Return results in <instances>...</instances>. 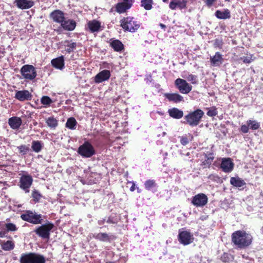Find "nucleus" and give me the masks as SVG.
I'll use <instances>...</instances> for the list:
<instances>
[{
  "mask_svg": "<svg viewBox=\"0 0 263 263\" xmlns=\"http://www.w3.org/2000/svg\"><path fill=\"white\" fill-rule=\"evenodd\" d=\"M120 23L121 26L125 31L130 32H135L140 26L139 22L135 21L134 17H123Z\"/></svg>",
  "mask_w": 263,
  "mask_h": 263,
  "instance_id": "obj_5",
  "label": "nucleus"
},
{
  "mask_svg": "<svg viewBox=\"0 0 263 263\" xmlns=\"http://www.w3.org/2000/svg\"><path fill=\"white\" fill-rule=\"evenodd\" d=\"M6 232L5 231H0V237H4L6 235Z\"/></svg>",
  "mask_w": 263,
  "mask_h": 263,
  "instance_id": "obj_53",
  "label": "nucleus"
},
{
  "mask_svg": "<svg viewBox=\"0 0 263 263\" xmlns=\"http://www.w3.org/2000/svg\"><path fill=\"white\" fill-rule=\"evenodd\" d=\"M62 43L65 50L68 53L73 52L77 47V43L73 42L72 40H65Z\"/></svg>",
  "mask_w": 263,
  "mask_h": 263,
  "instance_id": "obj_24",
  "label": "nucleus"
},
{
  "mask_svg": "<svg viewBox=\"0 0 263 263\" xmlns=\"http://www.w3.org/2000/svg\"><path fill=\"white\" fill-rule=\"evenodd\" d=\"M20 263H46L44 256L42 255L29 252L23 253L21 255L20 259Z\"/></svg>",
  "mask_w": 263,
  "mask_h": 263,
  "instance_id": "obj_3",
  "label": "nucleus"
},
{
  "mask_svg": "<svg viewBox=\"0 0 263 263\" xmlns=\"http://www.w3.org/2000/svg\"><path fill=\"white\" fill-rule=\"evenodd\" d=\"M135 190V184L133 183L132 186L130 187V191L133 192Z\"/></svg>",
  "mask_w": 263,
  "mask_h": 263,
  "instance_id": "obj_54",
  "label": "nucleus"
},
{
  "mask_svg": "<svg viewBox=\"0 0 263 263\" xmlns=\"http://www.w3.org/2000/svg\"><path fill=\"white\" fill-rule=\"evenodd\" d=\"M77 123L76 120L74 118L71 117L67 119L66 123V127L70 129H75Z\"/></svg>",
  "mask_w": 263,
  "mask_h": 263,
  "instance_id": "obj_35",
  "label": "nucleus"
},
{
  "mask_svg": "<svg viewBox=\"0 0 263 263\" xmlns=\"http://www.w3.org/2000/svg\"><path fill=\"white\" fill-rule=\"evenodd\" d=\"M20 71L23 78L26 80H32L37 75L35 68L31 65H24Z\"/></svg>",
  "mask_w": 263,
  "mask_h": 263,
  "instance_id": "obj_9",
  "label": "nucleus"
},
{
  "mask_svg": "<svg viewBox=\"0 0 263 263\" xmlns=\"http://www.w3.org/2000/svg\"><path fill=\"white\" fill-rule=\"evenodd\" d=\"M32 183L33 178L32 176L29 174H24L20 177L19 186L26 193H29V188L32 185Z\"/></svg>",
  "mask_w": 263,
  "mask_h": 263,
  "instance_id": "obj_10",
  "label": "nucleus"
},
{
  "mask_svg": "<svg viewBox=\"0 0 263 263\" xmlns=\"http://www.w3.org/2000/svg\"><path fill=\"white\" fill-rule=\"evenodd\" d=\"M8 124L10 127L14 129H18L22 124V120L18 117H12L8 119Z\"/></svg>",
  "mask_w": 263,
  "mask_h": 263,
  "instance_id": "obj_23",
  "label": "nucleus"
},
{
  "mask_svg": "<svg viewBox=\"0 0 263 263\" xmlns=\"http://www.w3.org/2000/svg\"><path fill=\"white\" fill-rule=\"evenodd\" d=\"M163 2L166 3L168 2V0H162Z\"/></svg>",
  "mask_w": 263,
  "mask_h": 263,
  "instance_id": "obj_59",
  "label": "nucleus"
},
{
  "mask_svg": "<svg viewBox=\"0 0 263 263\" xmlns=\"http://www.w3.org/2000/svg\"><path fill=\"white\" fill-rule=\"evenodd\" d=\"M189 137H190L191 138L190 140L189 139L187 135L180 137V143H181L182 145L185 146L189 143L190 141H192V140L193 138V137L191 134H189Z\"/></svg>",
  "mask_w": 263,
  "mask_h": 263,
  "instance_id": "obj_43",
  "label": "nucleus"
},
{
  "mask_svg": "<svg viewBox=\"0 0 263 263\" xmlns=\"http://www.w3.org/2000/svg\"><path fill=\"white\" fill-rule=\"evenodd\" d=\"M20 154L24 155L29 151V147L26 145H21L17 147Z\"/></svg>",
  "mask_w": 263,
  "mask_h": 263,
  "instance_id": "obj_44",
  "label": "nucleus"
},
{
  "mask_svg": "<svg viewBox=\"0 0 263 263\" xmlns=\"http://www.w3.org/2000/svg\"><path fill=\"white\" fill-rule=\"evenodd\" d=\"M137 190H138V193H140V191L139 190V188H138V187L137 188Z\"/></svg>",
  "mask_w": 263,
  "mask_h": 263,
  "instance_id": "obj_60",
  "label": "nucleus"
},
{
  "mask_svg": "<svg viewBox=\"0 0 263 263\" xmlns=\"http://www.w3.org/2000/svg\"><path fill=\"white\" fill-rule=\"evenodd\" d=\"M188 0H176L177 6L180 9H183L186 7Z\"/></svg>",
  "mask_w": 263,
  "mask_h": 263,
  "instance_id": "obj_45",
  "label": "nucleus"
},
{
  "mask_svg": "<svg viewBox=\"0 0 263 263\" xmlns=\"http://www.w3.org/2000/svg\"><path fill=\"white\" fill-rule=\"evenodd\" d=\"M207 109L208 111L206 112V115L209 117H215L218 114L217 108L215 106L208 108Z\"/></svg>",
  "mask_w": 263,
  "mask_h": 263,
  "instance_id": "obj_39",
  "label": "nucleus"
},
{
  "mask_svg": "<svg viewBox=\"0 0 263 263\" xmlns=\"http://www.w3.org/2000/svg\"><path fill=\"white\" fill-rule=\"evenodd\" d=\"M187 80L191 82V83L194 84L197 83V77L192 74H189L187 77Z\"/></svg>",
  "mask_w": 263,
  "mask_h": 263,
  "instance_id": "obj_46",
  "label": "nucleus"
},
{
  "mask_svg": "<svg viewBox=\"0 0 263 263\" xmlns=\"http://www.w3.org/2000/svg\"><path fill=\"white\" fill-rule=\"evenodd\" d=\"M211 65L213 66H219L223 62L222 55L219 52H216L215 54L210 57Z\"/></svg>",
  "mask_w": 263,
  "mask_h": 263,
  "instance_id": "obj_27",
  "label": "nucleus"
},
{
  "mask_svg": "<svg viewBox=\"0 0 263 263\" xmlns=\"http://www.w3.org/2000/svg\"><path fill=\"white\" fill-rule=\"evenodd\" d=\"M168 112L170 117L176 119H181L183 116V111L175 107L168 109Z\"/></svg>",
  "mask_w": 263,
  "mask_h": 263,
  "instance_id": "obj_29",
  "label": "nucleus"
},
{
  "mask_svg": "<svg viewBox=\"0 0 263 263\" xmlns=\"http://www.w3.org/2000/svg\"><path fill=\"white\" fill-rule=\"evenodd\" d=\"M107 222L108 223H115L113 220L110 218L108 219V220H107Z\"/></svg>",
  "mask_w": 263,
  "mask_h": 263,
  "instance_id": "obj_55",
  "label": "nucleus"
},
{
  "mask_svg": "<svg viewBox=\"0 0 263 263\" xmlns=\"http://www.w3.org/2000/svg\"><path fill=\"white\" fill-rule=\"evenodd\" d=\"M51 65L58 69H63L64 67V58L63 55L53 59L51 61Z\"/></svg>",
  "mask_w": 263,
  "mask_h": 263,
  "instance_id": "obj_26",
  "label": "nucleus"
},
{
  "mask_svg": "<svg viewBox=\"0 0 263 263\" xmlns=\"http://www.w3.org/2000/svg\"><path fill=\"white\" fill-rule=\"evenodd\" d=\"M153 4V0H141V6L146 10H151L152 8Z\"/></svg>",
  "mask_w": 263,
  "mask_h": 263,
  "instance_id": "obj_37",
  "label": "nucleus"
},
{
  "mask_svg": "<svg viewBox=\"0 0 263 263\" xmlns=\"http://www.w3.org/2000/svg\"><path fill=\"white\" fill-rule=\"evenodd\" d=\"M31 148L32 150L35 153H39L43 148L41 141L35 140L33 141L32 142Z\"/></svg>",
  "mask_w": 263,
  "mask_h": 263,
  "instance_id": "obj_34",
  "label": "nucleus"
},
{
  "mask_svg": "<svg viewBox=\"0 0 263 263\" xmlns=\"http://www.w3.org/2000/svg\"><path fill=\"white\" fill-rule=\"evenodd\" d=\"M0 245L2 249L6 251L12 250L15 247L14 242L11 240H7V241L0 240Z\"/></svg>",
  "mask_w": 263,
  "mask_h": 263,
  "instance_id": "obj_30",
  "label": "nucleus"
},
{
  "mask_svg": "<svg viewBox=\"0 0 263 263\" xmlns=\"http://www.w3.org/2000/svg\"><path fill=\"white\" fill-rule=\"evenodd\" d=\"M215 1L216 0H205V3L208 7H211Z\"/></svg>",
  "mask_w": 263,
  "mask_h": 263,
  "instance_id": "obj_52",
  "label": "nucleus"
},
{
  "mask_svg": "<svg viewBox=\"0 0 263 263\" xmlns=\"http://www.w3.org/2000/svg\"><path fill=\"white\" fill-rule=\"evenodd\" d=\"M208 202L207 196L203 193H199L193 196L191 203L196 207H203Z\"/></svg>",
  "mask_w": 263,
  "mask_h": 263,
  "instance_id": "obj_14",
  "label": "nucleus"
},
{
  "mask_svg": "<svg viewBox=\"0 0 263 263\" xmlns=\"http://www.w3.org/2000/svg\"><path fill=\"white\" fill-rule=\"evenodd\" d=\"M204 112L200 109H197L193 111L189 112L184 117V123L191 127L197 126L201 121L204 116Z\"/></svg>",
  "mask_w": 263,
  "mask_h": 263,
  "instance_id": "obj_2",
  "label": "nucleus"
},
{
  "mask_svg": "<svg viewBox=\"0 0 263 263\" xmlns=\"http://www.w3.org/2000/svg\"><path fill=\"white\" fill-rule=\"evenodd\" d=\"M144 187L146 190L149 191L157 187V183L155 180L149 179L144 183Z\"/></svg>",
  "mask_w": 263,
  "mask_h": 263,
  "instance_id": "obj_36",
  "label": "nucleus"
},
{
  "mask_svg": "<svg viewBox=\"0 0 263 263\" xmlns=\"http://www.w3.org/2000/svg\"><path fill=\"white\" fill-rule=\"evenodd\" d=\"M240 60L243 61V62L246 64H250L253 61L252 56L250 57H242L240 58Z\"/></svg>",
  "mask_w": 263,
  "mask_h": 263,
  "instance_id": "obj_49",
  "label": "nucleus"
},
{
  "mask_svg": "<svg viewBox=\"0 0 263 263\" xmlns=\"http://www.w3.org/2000/svg\"><path fill=\"white\" fill-rule=\"evenodd\" d=\"M175 85L179 91L183 94L189 93L192 89V85L181 78H178L175 81Z\"/></svg>",
  "mask_w": 263,
  "mask_h": 263,
  "instance_id": "obj_11",
  "label": "nucleus"
},
{
  "mask_svg": "<svg viewBox=\"0 0 263 263\" xmlns=\"http://www.w3.org/2000/svg\"><path fill=\"white\" fill-rule=\"evenodd\" d=\"M106 263H116V262H114V261H108L106 262Z\"/></svg>",
  "mask_w": 263,
  "mask_h": 263,
  "instance_id": "obj_57",
  "label": "nucleus"
},
{
  "mask_svg": "<svg viewBox=\"0 0 263 263\" xmlns=\"http://www.w3.org/2000/svg\"><path fill=\"white\" fill-rule=\"evenodd\" d=\"M205 160H203L201 165L203 168H209L215 158V155L213 151H207L203 153Z\"/></svg>",
  "mask_w": 263,
  "mask_h": 263,
  "instance_id": "obj_16",
  "label": "nucleus"
},
{
  "mask_svg": "<svg viewBox=\"0 0 263 263\" xmlns=\"http://www.w3.org/2000/svg\"><path fill=\"white\" fill-rule=\"evenodd\" d=\"M5 228L7 232H14L17 230V228L16 225L13 223H5Z\"/></svg>",
  "mask_w": 263,
  "mask_h": 263,
  "instance_id": "obj_42",
  "label": "nucleus"
},
{
  "mask_svg": "<svg viewBox=\"0 0 263 263\" xmlns=\"http://www.w3.org/2000/svg\"><path fill=\"white\" fill-rule=\"evenodd\" d=\"M54 227V226L52 223L48 222L38 227L34 232L42 238L48 239L50 237V232Z\"/></svg>",
  "mask_w": 263,
  "mask_h": 263,
  "instance_id": "obj_6",
  "label": "nucleus"
},
{
  "mask_svg": "<svg viewBox=\"0 0 263 263\" xmlns=\"http://www.w3.org/2000/svg\"><path fill=\"white\" fill-rule=\"evenodd\" d=\"M220 167L225 173H230L234 168V163L230 158H224L222 159Z\"/></svg>",
  "mask_w": 263,
  "mask_h": 263,
  "instance_id": "obj_19",
  "label": "nucleus"
},
{
  "mask_svg": "<svg viewBox=\"0 0 263 263\" xmlns=\"http://www.w3.org/2000/svg\"><path fill=\"white\" fill-rule=\"evenodd\" d=\"M31 197H32L33 202L36 203L40 202L43 196L37 190H34L32 192Z\"/></svg>",
  "mask_w": 263,
  "mask_h": 263,
  "instance_id": "obj_33",
  "label": "nucleus"
},
{
  "mask_svg": "<svg viewBox=\"0 0 263 263\" xmlns=\"http://www.w3.org/2000/svg\"><path fill=\"white\" fill-rule=\"evenodd\" d=\"M68 17H53L54 21L60 22L62 27L66 30L72 31L74 29L76 23L73 20H67Z\"/></svg>",
  "mask_w": 263,
  "mask_h": 263,
  "instance_id": "obj_13",
  "label": "nucleus"
},
{
  "mask_svg": "<svg viewBox=\"0 0 263 263\" xmlns=\"http://www.w3.org/2000/svg\"><path fill=\"white\" fill-rule=\"evenodd\" d=\"M21 218L25 221L34 224H41L43 219L41 214H38L31 210H27L21 215Z\"/></svg>",
  "mask_w": 263,
  "mask_h": 263,
  "instance_id": "obj_4",
  "label": "nucleus"
},
{
  "mask_svg": "<svg viewBox=\"0 0 263 263\" xmlns=\"http://www.w3.org/2000/svg\"><path fill=\"white\" fill-rule=\"evenodd\" d=\"M112 236H109L108 234L105 233H99L95 234L93 236V238L96 239L101 241H110L111 237Z\"/></svg>",
  "mask_w": 263,
  "mask_h": 263,
  "instance_id": "obj_31",
  "label": "nucleus"
},
{
  "mask_svg": "<svg viewBox=\"0 0 263 263\" xmlns=\"http://www.w3.org/2000/svg\"><path fill=\"white\" fill-rule=\"evenodd\" d=\"M164 96L170 102H173L174 103H179L184 101L183 97L178 93H166Z\"/></svg>",
  "mask_w": 263,
  "mask_h": 263,
  "instance_id": "obj_21",
  "label": "nucleus"
},
{
  "mask_svg": "<svg viewBox=\"0 0 263 263\" xmlns=\"http://www.w3.org/2000/svg\"><path fill=\"white\" fill-rule=\"evenodd\" d=\"M219 18H220V19H226V18H227L228 17H219Z\"/></svg>",
  "mask_w": 263,
  "mask_h": 263,
  "instance_id": "obj_58",
  "label": "nucleus"
},
{
  "mask_svg": "<svg viewBox=\"0 0 263 263\" xmlns=\"http://www.w3.org/2000/svg\"><path fill=\"white\" fill-rule=\"evenodd\" d=\"M230 182L231 184L233 186L238 188L242 187V189H243V187L246 186V184L245 181L238 177H231ZM239 190H241V189H240Z\"/></svg>",
  "mask_w": 263,
  "mask_h": 263,
  "instance_id": "obj_25",
  "label": "nucleus"
},
{
  "mask_svg": "<svg viewBox=\"0 0 263 263\" xmlns=\"http://www.w3.org/2000/svg\"><path fill=\"white\" fill-rule=\"evenodd\" d=\"M15 98L20 101H30L32 96L28 90H18L15 95Z\"/></svg>",
  "mask_w": 263,
  "mask_h": 263,
  "instance_id": "obj_17",
  "label": "nucleus"
},
{
  "mask_svg": "<svg viewBox=\"0 0 263 263\" xmlns=\"http://www.w3.org/2000/svg\"><path fill=\"white\" fill-rule=\"evenodd\" d=\"M85 30L91 33H97L101 31L104 29V24H102L101 22L93 19L92 20L88 21L85 25Z\"/></svg>",
  "mask_w": 263,
  "mask_h": 263,
  "instance_id": "obj_7",
  "label": "nucleus"
},
{
  "mask_svg": "<svg viewBox=\"0 0 263 263\" xmlns=\"http://www.w3.org/2000/svg\"><path fill=\"white\" fill-rule=\"evenodd\" d=\"M170 8L171 9L174 10L176 9L177 8H178L177 2H176V0H172L171 2L170 3Z\"/></svg>",
  "mask_w": 263,
  "mask_h": 263,
  "instance_id": "obj_50",
  "label": "nucleus"
},
{
  "mask_svg": "<svg viewBox=\"0 0 263 263\" xmlns=\"http://www.w3.org/2000/svg\"><path fill=\"white\" fill-rule=\"evenodd\" d=\"M132 5L133 2L132 0H123V2L117 4L116 11L119 13L125 12L132 7Z\"/></svg>",
  "mask_w": 263,
  "mask_h": 263,
  "instance_id": "obj_18",
  "label": "nucleus"
},
{
  "mask_svg": "<svg viewBox=\"0 0 263 263\" xmlns=\"http://www.w3.org/2000/svg\"><path fill=\"white\" fill-rule=\"evenodd\" d=\"M232 242L237 248L245 249L250 246L253 241L252 236L243 230H237L232 234Z\"/></svg>",
  "mask_w": 263,
  "mask_h": 263,
  "instance_id": "obj_1",
  "label": "nucleus"
},
{
  "mask_svg": "<svg viewBox=\"0 0 263 263\" xmlns=\"http://www.w3.org/2000/svg\"><path fill=\"white\" fill-rule=\"evenodd\" d=\"M215 45L218 46L219 48H221L223 45V42L221 40L216 39L215 40Z\"/></svg>",
  "mask_w": 263,
  "mask_h": 263,
  "instance_id": "obj_51",
  "label": "nucleus"
},
{
  "mask_svg": "<svg viewBox=\"0 0 263 263\" xmlns=\"http://www.w3.org/2000/svg\"><path fill=\"white\" fill-rule=\"evenodd\" d=\"M178 239L180 243L186 246L193 241L194 237L189 231L179 230Z\"/></svg>",
  "mask_w": 263,
  "mask_h": 263,
  "instance_id": "obj_12",
  "label": "nucleus"
},
{
  "mask_svg": "<svg viewBox=\"0 0 263 263\" xmlns=\"http://www.w3.org/2000/svg\"><path fill=\"white\" fill-rule=\"evenodd\" d=\"M208 178L209 179L216 182H218L220 179V178L216 174H211Z\"/></svg>",
  "mask_w": 263,
  "mask_h": 263,
  "instance_id": "obj_48",
  "label": "nucleus"
},
{
  "mask_svg": "<svg viewBox=\"0 0 263 263\" xmlns=\"http://www.w3.org/2000/svg\"><path fill=\"white\" fill-rule=\"evenodd\" d=\"M41 102L42 104L49 106L52 103V100L49 97L44 96L41 99Z\"/></svg>",
  "mask_w": 263,
  "mask_h": 263,
  "instance_id": "obj_40",
  "label": "nucleus"
},
{
  "mask_svg": "<svg viewBox=\"0 0 263 263\" xmlns=\"http://www.w3.org/2000/svg\"><path fill=\"white\" fill-rule=\"evenodd\" d=\"M46 123L51 128H55L58 125V121L53 116L48 117L46 120Z\"/></svg>",
  "mask_w": 263,
  "mask_h": 263,
  "instance_id": "obj_32",
  "label": "nucleus"
},
{
  "mask_svg": "<svg viewBox=\"0 0 263 263\" xmlns=\"http://www.w3.org/2000/svg\"><path fill=\"white\" fill-rule=\"evenodd\" d=\"M110 46L114 49V51L116 52H121L124 48V45L119 40H111Z\"/></svg>",
  "mask_w": 263,
  "mask_h": 263,
  "instance_id": "obj_28",
  "label": "nucleus"
},
{
  "mask_svg": "<svg viewBox=\"0 0 263 263\" xmlns=\"http://www.w3.org/2000/svg\"><path fill=\"white\" fill-rule=\"evenodd\" d=\"M260 127V123L255 120H249L247 121V124H243L240 126L239 131L242 134H247L249 129L257 130Z\"/></svg>",
  "mask_w": 263,
  "mask_h": 263,
  "instance_id": "obj_15",
  "label": "nucleus"
},
{
  "mask_svg": "<svg viewBox=\"0 0 263 263\" xmlns=\"http://www.w3.org/2000/svg\"><path fill=\"white\" fill-rule=\"evenodd\" d=\"M78 153L84 158H90L95 154V150L90 143L85 141L79 147Z\"/></svg>",
  "mask_w": 263,
  "mask_h": 263,
  "instance_id": "obj_8",
  "label": "nucleus"
},
{
  "mask_svg": "<svg viewBox=\"0 0 263 263\" xmlns=\"http://www.w3.org/2000/svg\"><path fill=\"white\" fill-rule=\"evenodd\" d=\"M216 16H230V11L226 9L222 11L217 10L215 12Z\"/></svg>",
  "mask_w": 263,
  "mask_h": 263,
  "instance_id": "obj_41",
  "label": "nucleus"
},
{
  "mask_svg": "<svg viewBox=\"0 0 263 263\" xmlns=\"http://www.w3.org/2000/svg\"><path fill=\"white\" fill-rule=\"evenodd\" d=\"M110 77L109 70H103L99 72L95 77L94 81L96 83H100L108 80Z\"/></svg>",
  "mask_w": 263,
  "mask_h": 263,
  "instance_id": "obj_20",
  "label": "nucleus"
},
{
  "mask_svg": "<svg viewBox=\"0 0 263 263\" xmlns=\"http://www.w3.org/2000/svg\"><path fill=\"white\" fill-rule=\"evenodd\" d=\"M63 12L59 10H55L50 13V16H63Z\"/></svg>",
  "mask_w": 263,
  "mask_h": 263,
  "instance_id": "obj_47",
  "label": "nucleus"
},
{
  "mask_svg": "<svg viewBox=\"0 0 263 263\" xmlns=\"http://www.w3.org/2000/svg\"><path fill=\"white\" fill-rule=\"evenodd\" d=\"M14 3L18 8L22 9H29L34 4V2L31 0H15Z\"/></svg>",
  "mask_w": 263,
  "mask_h": 263,
  "instance_id": "obj_22",
  "label": "nucleus"
},
{
  "mask_svg": "<svg viewBox=\"0 0 263 263\" xmlns=\"http://www.w3.org/2000/svg\"><path fill=\"white\" fill-rule=\"evenodd\" d=\"M221 260L224 263H228L233 259V256L228 253H223L220 257Z\"/></svg>",
  "mask_w": 263,
  "mask_h": 263,
  "instance_id": "obj_38",
  "label": "nucleus"
},
{
  "mask_svg": "<svg viewBox=\"0 0 263 263\" xmlns=\"http://www.w3.org/2000/svg\"><path fill=\"white\" fill-rule=\"evenodd\" d=\"M160 26L161 27V28H162V29H165L166 28L165 25L163 24H162V23L160 24Z\"/></svg>",
  "mask_w": 263,
  "mask_h": 263,
  "instance_id": "obj_56",
  "label": "nucleus"
}]
</instances>
